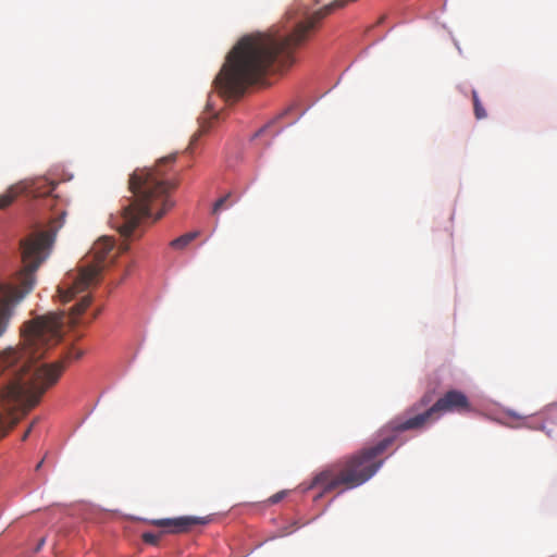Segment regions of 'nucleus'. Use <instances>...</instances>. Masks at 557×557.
<instances>
[{"instance_id":"nucleus-7","label":"nucleus","mask_w":557,"mask_h":557,"mask_svg":"<svg viewBox=\"0 0 557 557\" xmlns=\"http://www.w3.org/2000/svg\"><path fill=\"white\" fill-rule=\"evenodd\" d=\"M21 336L28 345L57 346L64 342L63 313L49 312L26 321L21 326Z\"/></svg>"},{"instance_id":"nucleus-13","label":"nucleus","mask_w":557,"mask_h":557,"mask_svg":"<svg viewBox=\"0 0 557 557\" xmlns=\"http://www.w3.org/2000/svg\"><path fill=\"white\" fill-rule=\"evenodd\" d=\"M90 302V295L83 296L82 299L77 304H75V306L72 309L74 317L76 318L81 315L89 307Z\"/></svg>"},{"instance_id":"nucleus-2","label":"nucleus","mask_w":557,"mask_h":557,"mask_svg":"<svg viewBox=\"0 0 557 557\" xmlns=\"http://www.w3.org/2000/svg\"><path fill=\"white\" fill-rule=\"evenodd\" d=\"M471 405L468 397L460 391H448L423 412L407 419H393L382 432H389L375 445L364 447L356 454L347 456L327 466L317 473L305 487L306 491L319 490L314 500L324 494L337 491L342 493L358 487L369 481L382 467L383 459L380 456L396 441L397 434L408 430H420L433 422L445 412H468Z\"/></svg>"},{"instance_id":"nucleus-11","label":"nucleus","mask_w":557,"mask_h":557,"mask_svg":"<svg viewBox=\"0 0 557 557\" xmlns=\"http://www.w3.org/2000/svg\"><path fill=\"white\" fill-rule=\"evenodd\" d=\"M198 232L186 233L171 242V247L174 249H183L190 244L197 236Z\"/></svg>"},{"instance_id":"nucleus-22","label":"nucleus","mask_w":557,"mask_h":557,"mask_svg":"<svg viewBox=\"0 0 557 557\" xmlns=\"http://www.w3.org/2000/svg\"><path fill=\"white\" fill-rule=\"evenodd\" d=\"M44 463V460L39 461V463L36 466V470H38Z\"/></svg>"},{"instance_id":"nucleus-21","label":"nucleus","mask_w":557,"mask_h":557,"mask_svg":"<svg viewBox=\"0 0 557 557\" xmlns=\"http://www.w3.org/2000/svg\"><path fill=\"white\" fill-rule=\"evenodd\" d=\"M44 543H45V539H41L39 544H38V546H37V549H39Z\"/></svg>"},{"instance_id":"nucleus-19","label":"nucleus","mask_w":557,"mask_h":557,"mask_svg":"<svg viewBox=\"0 0 557 557\" xmlns=\"http://www.w3.org/2000/svg\"><path fill=\"white\" fill-rule=\"evenodd\" d=\"M37 421H38V419H35V420L30 423L29 428H28V429L25 431V433L23 434V437H22V440H23V441H25V440L29 436V434H30V432H32V429H33V426L37 423Z\"/></svg>"},{"instance_id":"nucleus-17","label":"nucleus","mask_w":557,"mask_h":557,"mask_svg":"<svg viewBox=\"0 0 557 557\" xmlns=\"http://www.w3.org/2000/svg\"><path fill=\"white\" fill-rule=\"evenodd\" d=\"M284 496H285V492H278V493H276V494L272 495V496L268 499V502H269L270 504H277L280 500H282V499L284 498Z\"/></svg>"},{"instance_id":"nucleus-15","label":"nucleus","mask_w":557,"mask_h":557,"mask_svg":"<svg viewBox=\"0 0 557 557\" xmlns=\"http://www.w3.org/2000/svg\"><path fill=\"white\" fill-rule=\"evenodd\" d=\"M432 401V394L431 393H425L421 399L414 404L408 411L407 413H413L416 412L417 410L421 409V408H424L426 406L430 405V403Z\"/></svg>"},{"instance_id":"nucleus-23","label":"nucleus","mask_w":557,"mask_h":557,"mask_svg":"<svg viewBox=\"0 0 557 557\" xmlns=\"http://www.w3.org/2000/svg\"><path fill=\"white\" fill-rule=\"evenodd\" d=\"M128 274H129V269H127V270L125 271V275H124V277H125V276H127Z\"/></svg>"},{"instance_id":"nucleus-12","label":"nucleus","mask_w":557,"mask_h":557,"mask_svg":"<svg viewBox=\"0 0 557 557\" xmlns=\"http://www.w3.org/2000/svg\"><path fill=\"white\" fill-rule=\"evenodd\" d=\"M472 101H473V109H474L475 117L478 120L485 119L487 114L479 99V95H478L476 90H472Z\"/></svg>"},{"instance_id":"nucleus-9","label":"nucleus","mask_w":557,"mask_h":557,"mask_svg":"<svg viewBox=\"0 0 557 557\" xmlns=\"http://www.w3.org/2000/svg\"><path fill=\"white\" fill-rule=\"evenodd\" d=\"M55 186V182L46 177H38L26 184L23 188L20 186H12L5 194L0 195V209H4L10 206L22 190H25L28 196L38 198L51 195Z\"/></svg>"},{"instance_id":"nucleus-20","label":"nucleus","mask_w":557,"mask_h":557,"mask_svg":"<svg viewBox=\"0 0 557 557\" xmlns=\"http://www.w3.org/2000/svg\"><path fill=\"white\" fill-rule=\"evenodd\" d=\"M121 249H122V251L127 250V249H128V245H127V244H125V245L121 246Z\"/></svg>"},{"instance_id":"nucleus-3","label":"nucleus","mask_w":557,"mask_h":557,"mask_svg":"<svg viewBox=\"0 0 557 557\" xmlns=\"http://www.w3.org/2000/svg\"><path fill=\"white\" fill-rule=\"evenodd\" d=\"M37 351L0 350V372L7 381L0 392L3 407V412H0V440L58 383L65 366L83 356L78 350L46 363L40 361Z\"/></svg>"},{"instance_id":"nucleus-1","label":"nucleus","mask_w":557,"mask_h":557,"mask_svg":"<svg viewBox=\"0 0 557 557\" xmlns=\"http://www.w3.org/2000/svg\"><path fill=\"white\" fill-rule=\"evenodd\" d=\"M346 0H335L323 9L309 12L307 8H292L286 18L293 22L290 33L282 34L278 28L265 33L257 32L243 36L226 57L215 77L216 88L227 97H240L249 85L257 83L270 69H284L295 62L294 52L304 44L317 24L334 8Z\"/></svg>"},{"instance_id":"nucleus-8","label":"nucleus","mask_w":557,"mask_h":557,"mask_svg":"<svg viewBox=\"0 0 557 557\" xmlns=\"http://www.w3.org/2000/svg\"><path fill=\"white\" fill-rule=\"evenodd\" d=\"M208 517L182 516L177 518H164L149 520L151 525L161 528L158 533L145 532L141 535L146 544L157 546L164 534H182L189 532L195 525L209 523Z\"/></svg>"},{"instance_id":"nucleus-10","label":"nucleus","mask_w":557,"mask_h":557,"mask_svg":"<svg viewBox=\"0 0 557 557\" xmlns=\"http://www.w3.org/2000/svg\"><path fill=\"white\" fill-rule=\"evenodd\" d=\"M289 109L284 111L282 114H280L275 120H272L268 124H265L263 127H261L256 134L255 137H262L264 135H269L271 138L278 135L283 127H277L276 122L277 120L282 119L284 115L288 113Z\"/></svg>"},{"instance_id":"nucleus-18","label":"nucleus","mask_w":557,"mask_h":557,"mask_svg":"<svg viewBox=\"0 0 557 557\" xmlns=\"http://www.w3.org/2000/svg\"><path fill=\"white\" fill-rule=\"evenodd\" d=\"M207 131H208V128L205 127L203 125H201L200 126V131L193 135L189 146L194 145L198 140V138L201 136V134L207 132Z\"/></svg>"},{"instance_id":"nucleus-4","label":"nucleus","mask_w":557,"mask_h":557,"mask_svg":"<svg viewBox=\"0 0 557 557\" xmlns=\"http://www.w3.org/2000/svg\"><path fill=\"white\" fill-rule=\"evenodd\" d=\"M175 156L165 157L150 169H137L131 175L128 185L132 199L112 218V226L125 238L131 237L140 223L150 216L161 219L174 202L170 194L176 183L166 174L165 165L173 163Z\"/></svg>"},{"instance_id":"nucleus-5","label":"nucleus","mask_w":557,"mask_h":557,"mask_svg":"<svg viewBox=\"0 0 557 557\" xmlns=\"http://www.w3.org/2000/svg\"><path fill=\"white\" fill-rule=\"evenodd\" d=\"M65 212L49 222L47 230L34 233L22 240V270L11 283L0 282V336L4 334L15 307L35 285V272L48 257L58 231L63 226Z\"/></svg>"},{"instance_id":"nucleus-6","label":"nucleus","mask_w":557,"mask_h":557,"mask_svg":"<svg viewBox=\"0 0 557 557\" xmlns=\"http://www.w3.org/2000/svg\"><path fill=\"white\" fill-rule=\"evenodd\" d=\"M117 253L114 252V242L109 237L98 239L86 256L79 271L70 274L58 287L62 302L71 301L77 294L100 282L102 271L114 263Z\"/></svg>"},{"instance_id":"nucleus-16","label":"nucleus","mask_w":557,"mask_h":557,"mask_svg":"<svg viewBox=\"0 0 557 557\" xmlns=\"http://www.w3.org/2000/svg\"><path fill=\"white\" fill-rule=\"evenodd\" d=\"M230 196H231V194H227V195L221 197L220 199H218L215 201V203L213 205V208H212V213L213 214H216L218 212H220L224 208V206H225L227 199L230 198Z\"/></svg>"},{"instance_id":"nucleus-14","label":"nucleus","mask_w":557,"mask_h":557,"mask_svg":"<svg viewBox=\"0 0 557 557\" xmlns=\"http://www.w3.org/2000/svg\"><path fill=\"white\" fill-rule=\"evenodd\" d=\"M432 401V394L431 393H425L421 399L414 404L408 411L407 413H413L416 412L417 410L421 409V408H424L426 406L430 405V403Z\"/></svg>"}]
</instances>
